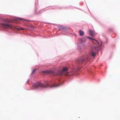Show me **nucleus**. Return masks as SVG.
<instances>
[{"mask_svg": "<svg viewBox=\"0 0 120 120\" xmlns=\"http://www.w3.org/2000/svg\"><path fill=\"white\" fill-rule=\"evenodd\" d=\"M85 59L84 58L82 59L79 60H78V61L79 63H82L83 61H84Z\"/></svg>", "mask_w": 120, "mask_h": 120, "instance_id": "5", "label": "nucleus"}, {"mask_svg": "<svg viewBox=\"0 0 120 120\" xmlns=\"http://www.w3.org/2000/svg\"><path fill=\"white\" fill-rule=\"evenodd\" d=\"M68 70V68L67 67H64L63 68V70L62 71H58L57 74V75H60L64 73V72H66Z\"/></svg>", "mask_w": 120, "mask_h": 120, "instance_id": "4", "label": "nucleus"}, {"mask_svg": "<svg viewBox=\"0 0 120 120\" xmlns=\"http://www.w3.org/2000/svg\"><path fill=\"white\" fill-rule=\"evenodd\" d=\"M64 75H65L66 76H67L69 75L68 73H66L64 74Z\"/></svg>", "mask_w": 120, "mask_h": 120, "instance_id": "10", "label": "nucleus"}, {"mask_svg": "<svg viewBox=\"0 0 120 120\" xmlns=\"http://www.w3.org/2000/svg\"><path fill=\"white\" fill-rule=\"evenodd\" d=\"M15 28L19 30H24V29L23 28H21L20 27H15Z\"/></svg>", "mask_w": 120, "mask_h": 120, "instance_id": "8", "label": "nucleus"}, {"mask_svg": "<svg viewBox=\"0 0 120 120\" xmlns=\"http://www.w3.org/2000/svg\"><path fill=\"white\" fill-rule=\"evenodd\" d=\"M29 82V81H27V83H28Z\"/></svg>", "mask_w": 120, "mask_h": 120, "instance_id": "13", "label": "nucleus"}, {"mask_svg": "<svg viewBox=\"0 0 120 120\" xmlns=\"http://www.w3.org/2000/svg\"><path fill=\"white\" fill-rule=\"evenodd\" d=\"M3 20L6 23L1 24V26L4 29L11 28H13L12 25L8 23L10 22L9 20L6 19H4Z\"/></svg>", "mask_w": 120, "mask_h": 120, "instance_id": "3", "label": "nucleus"}, {"mask_svg": "<svg viewBox=\"0 0 120 120\" xmlns=\"http://www.w3.org/2000/svg\"><path fill=\"white\" fill-rule=\"evenodd\" d=\"M88 59V58L87 57V59Z\"/></svg>", "mask_w": 120, "mask_h": 120, "instance_id": "14", "label": "nucleus"}, {"mask_svg": "<svg viewBox=\"0 0 120 120\" xmlns=\"http://www.w3.org/2000/svg\"><path fill=\"white\" fill-rule=\"evenodd\" d=\"M19 20H22V21H23V20H24L23 19H21V18H19Z\"/></svg>", "mask_w": 120, "mask_h": 120, "instance_id": "11", "label": "nucleus"}, {"mask_svg": "<svg viewBox=\"0 0 120 120\" xmlns=\"http://www.w3.org/2000/svg\"><path fill=\"white\" fill-rule=\"evenodd\" d=\"M36 69H34L33 70V71H32V74H34L35 72V71H36Z\"/></svg>", "mask_w": 120, "mask_h": 120, "instance_id": "9", "label": "nucleus"}, {"mask_svg": "<svg viewBox=\"0 0 120 120\" xmlns=\"http://www.w3.org/2000/svg\"><path fill=\"white\" fill-rule=\"evenodd\" d=\"M47 73H50V71H47Z\"/></svg>", "mask_w": 120, "mask_h": 120, "instance_id": "12", "label": "nucleus"}, {"mask_svg": "<svg viewBox=\"0 0 120 120\" xmlns=\"http://www.w3.org/2000/svg\"><path fill=\"white\" fill-rule=\"evenodd\" d=\"M57 84H52L49 85L47 84L45 85L41 82H39L37 84H34L33 85V87L35 89H37L39 87L44 88H48L49 87L50 88H53L58 86Z\"/></svg>", "mask_w": 120, "mask_h": 120, "instance_id": "2", "label": "nucleus"}, {"mask_svg": "<svg viewBox=\"0 0 120 120\" xmlns=\"http://www.w3.org/2000/svg\"><path fill=\"white\" fill-rule=\"evenodd\" d=\"M88 38L91 39L92 41L96 45V46H94L91 52V55L93 56H95V52L97 51L99 49V48L101 45V44H99L98 42L96 40L93 39L90 37H88Z\"/></svg>", "mask_w": 120, "mask_h": 120, "instance_id": "1", "label": "nucleus"}, {"mask_svg": "<svg viewBox=\"0 0 120 120\" xmlns=\"http://www.w3.org/2000/svg\"><path fill=\"white\" fill-rule=\"evenodd\" d=\"M79 32L80 35H82L84 34V33L82 30H80Z\"/></svg>", "mask_w": 120, "mask_h": 120, "instance_id": "7", "label": "nucleus"}, {"mask_svg": "<svg viewBox=\"0 0 120 120\" xmlns=\"http://www.w3.org/2000/svg\"><path fill=\"white\" fill-rule=\"evenodd\" d=\"M89 33L91 36H93V35L94 34V32L91 30H90L89 31Z\"/></svg>", "mask_w": 120, "mask_h": 120, "instance_id": "6", "label": "nucleus"}]
</instances>
